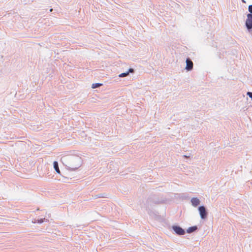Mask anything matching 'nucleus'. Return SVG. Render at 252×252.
<instances>
[{"mask_svg": "<svg viewBox=\"0 0 252 252\" xmlns=\"http://www.w3.org/2000/svg\"><path fill=\"white\" fill-rule=\"evenodd\" d=\"M61 161L68 169L71 170L78 169L82 164L81 158L74 155L63 156L61 158Z\"/></svg>", "mask_w": 252, "mask_h": 252, "instance_id": "1", "label": "nucleus"}, {"mask_svg": "<svg viewBox=\"0 0 252 252\" xmlns=\"http://www.w3.org/2000/svg\"><path fill=\"white\" fill-rule=\"evenodd\" d=\"M172 228L175 233L177 235H183L185 234V230L178 225H173Z\"/></svg>", "mask_w": 252, "mask_h": 252, "instance_id": "4", "label": "nucleus"}, {"mask_svg": "<svg viewBox=\"0 0 252 252\" xmlns=\"http://www.w3.org/2000/svg\"><path fill=\"white\" fill-rule=\"evenodd\" d=\"M98 197H103V196H102V195H99L98 196Z\"/></svg>", "mask_w": 252, "mask_h": 252, "instance_id": "15", "label": "nucleus"}, {"mask_svg": "<svg viewBox=\"0 0 252 252\" xmlns=\"http://www.w3.org/2000/svg\"><path fill=\"white\" fill-rule=\"evenodd\" d=\"M53 166H54V168L55 169V170L56 171V172L58 174H61V172H60V170L59 169L58 162L57 161H54V162H53Z\"/></svg>", "mask_w": 252, "mask_h": 252, "instance_id": "8", "label": "nucleus"}, {"mask_svg": "<svg viewBox=\"0 0 252 252\" xmlns=\"http://www.w3.org/2000/svg\"><path fill=\"white\" fill-rule=\"evenodd\" d=\"M43 222V220H42V219H40V220H38V223H42V222Z\"/></svg>", "mask_w": 252, "mask_h": 252, "instance_id": "13", "label": "nucleus"}, {"mask_svg": "<svg viewBox=\"0 0 252 252\" xmlns=\"http://www.w3.org/2000/svg\"><path fill=\"white\" fill-rule=\"evenodd\" d=\"M190 202L191 203L192 205L194 207H197L200 203V200L197 197L192 198L191 199Z\"/></svg>", "mask_w": 252, "mask_h": 252, "instance_id": "6", "label": "nucleus"}, {"mask_svg": "<svg viewBox=\"0 0 252 252\" xmlns=\"http://www.w3.org/2000/svg\"><path fill=\"white\" fill-rule=\"evenodd\" d=\"M242 0V1H243V2H244V3H245V2H246V1H245L244 0Z\"/></svg>", "mask_w": 252, "mask_h": 252, "instance_id": "16", "label": "nucleus"}, {"mask_svg": "<svg viewBox=\"0 0 252 252\" xmlns=\"http://www.w3.org/2000/svg\"><path fill=\"white\" fill-rule=\"evenodd\" d=\"M248 10H249V11L250 13V14H252V5H250L249 6Z\"/></svg>", "mask_w": 252, "mask_h": 252, "instance_id": "11", "label": "nucleus"}, {"mask_svg": "<svg viewBox=\"0 0 252 252\" xmlns=\"http://www.w3.org/2000/svg\"><path fill=\"white\" fill-rule=\"evenodd\" d=\"M134 72V69L133 68H129L128 70L126 72L122 73L119 75L120 77H124L127 76L129 73H132Z\"/></svg>", "mask_w": 252, "mask_h": 252, "instance_id": "7", "label": "nucleus"}, {"mask_svg": "<svg viewBox=\"0 0 252 252\" xmlns=\"http://www.w3.org/2000/svg\"><path fill=\"white\" fill-rule=\"evenodd\" d=\"M247 95H248L252 99V92H248L247 94Z\"/></svg>", "mask_w": 252, "mask_h": 252, "instance_id": "12", "label": "nucleus"}, {"mask_svg": "<svg viewBox=\"0 0 252 252\" xmlns=\"http://www.w3.org/2000/svg\"><path fill=\"white\" fill-rule=\"evenodd\" d=\"M199 215L201 219H205L207 218L208 212L205 206H200L198 208Z\"/></svg>", "mask_w": 252, "mask_h": 252, "instance_id": "2", "label": "nucleus"}, {"mask_svg": "<svg viewBox=\"0 0 252 252\" xmlns=\"http://www.w3.org/2000/svg\"><path fill=\"white\" fill-rule=\"evenodd\" d=\"M184 157H185V158H188L189 157V156H188L187 155H184Z\"/></svg>", "mask_w": 252, "mask_h": 252, "instance_id": "14", "label": "nucleus"}, {"mask_svg": "<svg viewBox=\"0 0 252 252\" xmlns=\"http://www.w3.org/2000/svg\"><path fill=\"white\" fill-rule=\"evenodd\" d=\"M186 66L185 69L188 71H190L193 68V62L189 58H187L186 61Z\"/></svg>", "mask_w": 252, "mask_h": 252, "instance_id": "5", "label": "nucleus"}, {"mask_svg": "<svg viewBox=\"0 0 252 252\" xmlns=\"http://www.w3.org/2000/svg\"><path fill=\"white\" fill-rule=\"evenodd\" d=\"M246 26L249 31L252 29V14H248L247 19L246 21Z\"/></svg>", "mask_w": 252, "mask_h": 252, "instance_id": "3", "label": "nucleus"}, {"mask_svg": "<svg viewBox=\"0 0 252 252\" xmlns=\"http://www.w3.org/2000/svg\"><path fill=\"white\" fill-rule=\"evenodd\" d=\"M102 85V84H101V83L93 84L92 88H93V89H95V88H98L99 87H100V86H101Z\"/></svg>", "mask_w": 252, "mask_h": 252, "instance_id": "10", "label": "nucleus"}, {"mask_svg": "<svg viewBox=\"0 0 252 252\" xmlns=\"http://www.w3.org/2000/svg\"><path fill=\"white\" fill-rule=\"evenodd\" d=\"M197 229V227L196 226H193L189 227L187 230V233H191L194 231H195Z\"/></svg>", "mask_w": 252, "mask_h": 252, "instance_id": "9", "label": "nucleus"}]
</instances>
